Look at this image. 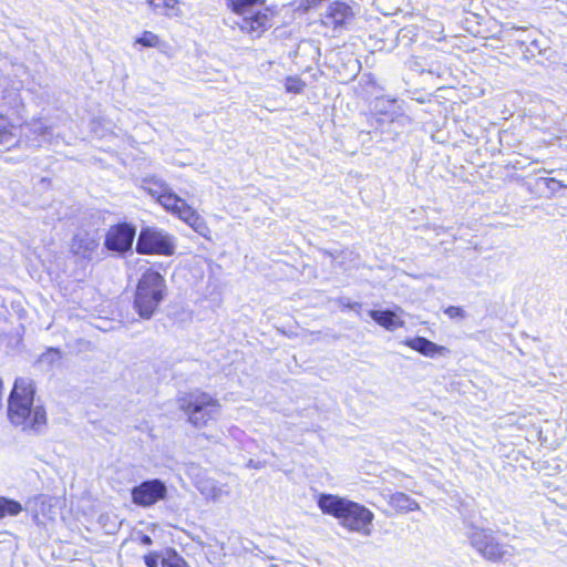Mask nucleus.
Segmentation results:
<instances>
[{
  "instance_id": "f257e3e1",
  "label": "nucleus",
  "mask_w": 567,
  "mask_h": 567,
  "mask_svg": "<svg viewBox=\"0 0 567 567\" xmlns=\"http://www.w3.org/2000/svg\"><path fill=\"white\" fill-rule=\"evenodd\" d=\"M34 395L32 380L17 378L8 399V419L23 432L39 435L47 429L48 419L44 406Z\"/></svg>"
},
{
  "instance_id": "f03ea898",
  "label": "nucleus",
  "mask_w": 567,
  "mask_h": 567,
  "mask_svg": "<svg viewBox=\"0 0 567 567\" xmlns=\"http://www.w3.org/2000/svg\"><path fill=\"white\" fill-rule=\"evenodd\" d=\"M318 506L322 513L338 518L350 530L367 532L372 520V513L364 506L337 495L321 494Z\"/></svg>"
},
{
  "instance_id": "7ed1b4c3",
  "label": "nucleus",
  "mask_w": 567,
  "mask_h": 567,
  "mask_svg": "<svg viewBox=\"0 0 567 567\" xmlns=\"http://www.w3.org/2000/svg\"><path fill=\"white\" fill-rule=\"evenodd\" d=\"M464 535L470 545L484 559L498 563L513 556L514 548L502 543L493 529L477 525L471 517H463Z\"/></svg>"
},
{
  "instance_id": "20e7f679",
  "label": "nucleus",
  "mask_w": 567,
  "mask_h": 567,
  "mask_svg": "<svg viewBox=\"0 0 567 567\" xmlns=\"http://www.w3.org/2000/svg\"><path fill=\"white\" fill-rule=\"evenodd\" d=\"M165 279L153 270L145 271L138 280L134 309L143 319H151L165 297Z\"/></svg>"
},
{
  "instance_id": "39448f33",
  "label": "nucleus",
  "mask_w": 567,
  "mask_h": 567,
  "mask_svg": "<svg viewBox=\"0 0 567 567\" xmlns=\"http://www.w3.org/2000/svg\"><path fill=\"white\" fill-rule=\"evenodd\" d=\"M177 403L178 409L187 415L188 422L195 427H204L220 415L219 402L202 391L184 393Z\"/></svg>"
},
{
  "instance_id": "423d86ee",
  "label": "nucleus",
  "mask_w": 567,
  "mask_h": 567,
  "mask_svg": "<svg viewBox=\"0 0 567 567\" xmlns=\"http://www.w3.org/2000/svg\"><path fill=\"white\" fill-rule=\"evenodd\" d=\"M231 10L240 18L238 27L248 33L258 35L271 27V14L268 10L255 11V7L264 6L265 0H228Z\"/></svg>"
},
{
  "instance_id": "0eeeda50",
  "label": "nucleus",
  "mask_w": 567,
  "mask_h": 567,
  "mask_svg": "<svg viewBox=\"0 0 567 567\" xmlns=\"http://www.w3.org/2000/svg\"><path fill=\"white\" fill-rule=\"evenodd\" d=\"M136 251L141 255L157 254L172 256L175 251L173 237L167 233L146 227L138 235Z\"/></svg>"
},
{
  "instance_id": "6e6552de",
  "label": "nucleus",
  "mask_w": 567,
  "mask_h": 567,
  "mask_svg": "<svg viewBox=\"0 0 567 567\" xmlns=\"http://www.w3.org/2000/svg\"><path fill=\"white\" fill-rule=\"evenodd\" d=\"M136 228L127 223L111 226L104 237V248L113 255L124 256L132 251Z\"/></svg>"
},
{
  "instance_id": "1a4fd4ad",
  "label": "nucleus",
  "mask_w": 567,
  "mask_h": 567,
  "mask_svg": "<svg viewBox=\"0 0 567 567\" xmlns=\"http://www.w3.org/2000/svg\"><path fill=\"white\" fill-rule=\"evenodd\" d=\"M167 488L161 480L142 482L132 489V501L142 507H150L166 497Z\"/></svg>"
},
{
  "instance_id": "9d476101",
  "label": "nucleus",
  "mask_w": 567,
  "mask_h": 567,
  "mask_svg": "<svg viewBox=\"0 0 567 567\" xmlns=\"http://www.w3.org/2000/svg\"><path fill=\"white\" fill-rule=\"evenodd\" d=\"M100 243L95 234L79 231L74 235L71 244V251L85 260H92L97 252Z\"/></svg>"
},
{
  "instance_id": "9b49d317",
  "label": "nucleus",
  "mask_w": 567,
  "mask_h": 567,
  "mask_svg": "<svg viewBox=\"0 0 567 567\" xmlns=\"http://www.w3.org/2000/svg\"><path fill=\"white\" fill-rule=\"evenodd\" d=\"M399 344L406 346L412 350L416 351L417 353H420L421 355L432 359L437 357H444L447 353H450V350L446 347L440 346L429 340L427 338L420 336L405 338L399 341Z\"/></svg>"
},
{
  "instance_id": "f8f14e48",
  "label": "nucleus",
  "mask_w": 567,
  "mask_h": 567,
  "mask_svg": "<svg viewBox=\"0 0 567 567\" xmlns=\"http://www.w3.org/2000/svg\"><path fill=\"white\" fill-rule=\"evenodd\" d=\"M353 17L351 8L344 2H332L328 6L326 12L322 14L321 22L326 27L337 29L343 27Z\"/></svg>"
},
{
  "instance_id": "ddd939ff",
  "label": "nucleus",
  "mask_w": 567,
  "mask_h": 567,
  "mask_svg": "<svg viewBox=\"0 0 567 567\" xmlns=\"http://www.w3.org/2000/svg\"><path fill=\"white\" fill-rule=\"evenodd\" d=\"M534 187L538 196L550 198L567 186L555 177H538L535 179Z\"/></svg>"
},
{
  "instance_id": "4468645a",
  "label": "nucleus",
  "mask_w": 567,
  "mask_h": 567,
  "mask_svg": "<svg viewBox=\"0 0 567 567\" xmlns=\"http://www.w3.org/2000/svg\"><path fill=\"white\" fill-rule=\"evenodd\" d=\"M197 488L202 495L213 502H218L223 496L229 495V489L226 485H218L213 480H203L197 483Z\"/></svg>"
},
{
  "instance_id": "2eb2a0df",
  "label": "nucleus",
  "mask_w": 567,
  "mask_h": 567,
  "mask_svg": "<svg viewBox=\"0 0 567 567\" xmlns=\"http://www.w3.org/2000/svg\"><path fill=\"white\" fill-rule=\"evenodd\" d=\"M184 221H186L197 234L207 237L209 228L204 220L190 206L186 205L178 215Z\"/></svg>"
},
{
  "instance_id": "dca6fc26",
  "label": "nucleus",
  "mask_w": 567,
  "mask_h": 567,
  "mask_svg": "<svg viewBox=\"0 0 567 567\" xmlns=\"http://www.w3.org/2000/svg\"><path fill=\"white\" fill-rule=\"evenodd\" d=\"M157 202L166 209L172 213L181 214L182 209L187 205V203L177 196L172 189L168 187L162 196L157 199Z\"/></svg>"
},
{
  "instance_id": "f3484780",
  "label": "nucleus",
  "mask_w": 567,
  "mask_h": 567,
  "mask_svg": "<svg viewBox=\"0 0 567 567\" xmlns=\"http://www.w3.org/2000/svg\"><path fill=\"white\" fill-rule=\"evenodd\" d=\"M150 6L157 13L177 17L181 13L177 0H148Z\"/></svg>"
},
{
  "instance_id": "a211bd4d",
  "label": "nucleus",
  "mask_w": 567,
  "mask_h": 567,
  "mask_svg": "<svg viewBox=\"0 0 567 567\" xmlns=\"http://www.w3.org/2000/svg\"><path fill=\"white\" fill-rule=\"evenodd\" d=\"M17 126L7 116L0 114V145H9L14 142Z\"/></svg>"
},
{
  "instance_id": "6ab92c4d",
  "label": "nucleus",
  "mask_w": 567,
  "mask_h": 567,
  "mask_svg": "<svg viewBox=\"0 0 567 567\" xmlns=\"http://www.w3.org/2000/svg\"><path fill=\"white\" fill-rule=\"evenodd\" d=\"M392 508L400 512L419 509L417 503L404 493H392Z\"/></svg>"
},
{
  "instance_id": "aec40b11",
  "label": "nucleus",
  "mask_w": 567,
  "mask_h": 567,
  "mask_svg": "<svg viewBox=\"0 0 567 567\" xmlns=\"http://www.w3.org/2000/svg\"><path fill=\"white\" fill-rule=\"evenodd\" d=\"M519 48L523 51V53L528 56H535V54H544L546 51V48L543 47L544 41H540L539 39H530V35H528L524 40H518Z\"/></svg>"
},
{
  "instance_id": "412c9836",
  "label": "nucleus",
  "mask_w": 567,
  "mask_h": 567,
  "mask_svg": "<svg viewBox=\"0 0 567 567\" xmlns=\"http://www.w3.org/2000/svg\"><path fill=\"white\" fill-rule=\"evenodd\" d=\"M22 511L23 507L18 501L0 496V519L7 516H18Z\"/></svg>"
},
{
  "instance_id": "4be33fe9",
  "label": "nucleus",
  "mask_w": 567,
  "mask_h": 567,
  "mask_svg": "<svg viewBox=\"0 0 567 567\" xmlns=\"http://www.w3.org/2000/svg\"><path fill=\"white\" fill-rule=\"evenodd\" d=\"M417 35L415 28L413 25L401 28L395 38L396 45H402L403 48H409L415 40Z\"/></svg>"
},
{
  "instance_id": "5701e85b",
  "label": "nucleus",
  "mask_w": 567,
  "mask_h": 567,
  "mask_svg": "<svg viewBox=\"0 0 567 567\" xmlns=\"http://www.w3.org/2000/svg\"><path fill=\"white\" fill-rule=\"evenodd\" d=\"M62 358V353L58 348H49L44 353H42L39 358V363L44 364L48 368H51L60 362Z\"/></svg>"
},
{
  "instance_id": "b1692460",
  "label": "nucleus",
  "mask_w": 567,
  "mask_h": 567,
  "mask_svg": "<svg viewBox=\"0 0 567 567\" xmlns=\"http://www.w3.org/2000/svg\"><path fill=\"white\" fill-rule=\"evenodd\" d=\"M161 565L162 567H187L186 561L175 550L167 551Z\"/></svg>"
},
{
  "instance_id": "393cba45",
  "label": "nucleus",
  "mask_w": 567,
  "mask_h": 567,
  "mask_svg": "<svg viewBox=\"0 0 567 567\" xmlns=\"http://www.w3.org/2000/svg\"><path fill=\"white\" fill-rule=\"evenodd\" d=\"M147 184L148 186L146 189L148 194L156 199H158L159 196H162V194L168 188V185L165 182L158 179H151Z\"/></svg>"
},
{
  "instance_id": "a878e982",
  "label": "nucleus",
  "mask_w": 567,
  "mask_h": 567,
  "mask_svg": "<svg viewBox=\"0 0 567 567\" xmlns=\"http://www.w3.org/2000/svg\"><path fill=\"white\" fill-rule=\"evenodd\" d=\"M136 43L145 48H156L159 43V38L151 31H144L142 35L137 38Z\"/></svg>"
},
{
  "instance_id": "bb28decb",
  "label": "nucleus",
  "mask_w": 567,
  "mask_h": 567,
  "mask_svg": "<svg viewBox=\"0 0 567 567\" xmlns=\"http://www.w3.org/2000/svg\"><path fill=\"white\" fill-rule=\"evenodd\" d=\"M30 131L39 135L43 138V141H49V135L51 134V127L45 125L42 121H34L30 124Z\"/></svg>"
},
{
  "instance_id": "cd10ccee",
  "label": "nucleus",
  "mask_w": 567,
  "mask_h": 567,
  "mask_svg": "<svg viewBox=\"0 0 567 567\" xmlns=\"http://www.w3.org/2000/svg\"><path fill=\"white\" fill-rule=\"evenodd\" d=\"M306 86L305 82L299 78H287L285 87L287 92L300 93Z\"/></svg>"
},
{
  "instance_id": "c85d7f7f",
  "label": "nucleus",
  "mask_w": 567,
  "mask_h": 567,
  "mask_svg": "<svg viewBox=\"0 0 567 567\" xmlns=\"http://www.w3.org/2000/svg\"><path fill=\"white\" fill-rule=\"evenodd\" d=\"M371 318L385 329H390V310L385 311H370Z\"/></svg>"
},
{
  "instance_id": "c756f323",
  "label": "nucleus",
  "mask_w": 567,
  "mask_h": 567,
  "mask_svg": "<svg viewBox=\"0 0 567 567\" xmlns=\"http://www.w3.org/2000/svg\"><path fill=\"white\" fill-rule=\"evenodd\" d=\"M398 104V100L395 99H392V120H391V123H392V132H394L395 127L394 125H402V126H405V125H410L411 124V118L406 115H404L403 113H401L398 118L394 117V106Z\"/></svg>"
},
{
  "instance_id": "7c9ffc66",
  "label": "nucleus",
  "mask_w": 567,
  "mask_h": 567,
  "mask_svg": "<svg viewBox=\"0 0 567 567\" xmlns=\"http://www.w3.org/2000/svg\"><path fill=\"white\" fill-rule=\"evenodd\" d=\"M444 313L453 320H462L466 317V312L462 307L449 306L444 309Z\"/></svg>"
},
{
  "instance_id": "2f4dec72",
  "label": "nucleus",
  "mask_w": 567,
  "mask_h": 567,
  "mask_svg": "<svg viewBox=\"0 0 567 567\" xmlns=\"http://www.w3.org/2000/svg\"><path fill=\"white\" fill-rule=\"evenodd\" d=\"M405 63L412 71L420 73H423L425 71V63L421 58L411 56Z\"/></svg>"
},
{
  "instance_id": "473e14b6",
  "label": "nucleus",
  "mask_w": 567,
  "mask_h": 567,
  "mask_svg": "<svg viewBox=\"0 0 567 567\" xmlns=\"http://www.w3.org/2000/svg\"><path fill=\"white\" fill-rule=\"evenodd\" d=\"M402 309L398 306L392 305V331L400 326H403V320L401 319Z\"/></svg>"
},
{
  "instance_id": "72a5a7b5",
  "label": "nucleus",
  "mask_w": 567,
  "mask_h": 567,
  "mask_svg": "<svg viewBox=\"0 0 567 567\" xmlns=\"http://www.w3.org/2000/svg\"><path fill=\"white\" fill-rule=\"evenodd\" d=\"M159 556L155 553H151L144 556V563L147 567H157Z\"/></svg>"
},
{
  "instance_id": "f704fd0d",
  "label": "nucleus",
  "mask_w": 567,
  "mask_h": 567,
  "mask_svg": "<svg viewBox=\"0 0 567 567\" xmlns=\"http://www.w3.org/2000/svg\"><path fill=\"white\" fill-rule=\"evenodd\" d=\"M339 303L340 306L352 310H358L359 308H361V305L359 302H351L350 299L346 297L340 298Z\"/></svg>"
},
{
  "instance_id": "c9c22d12",
  "label": "nucleus",
  "mask_w": 567,
  "mask_h": 567,
  "mask_svg": "<svg viewBox=\"0 0 567 567\" xmlns=\"http://www.w3.org/2000/svg\"><path fill=\"white\" fill-rule=\"evenodd\" d=\"M141 544L144 545V546H150V545L153 544V540H152V538L148 535H143L141 537Z\"/></svg>"
},
{
  "instance_id": "e433bc0d",
  "label": "nucleus",
  "mask_w": 567,
  "mask_h": 567,
  "mask_svg": "<svg viewBox=\"0 0 567 567\" xmlns=\"http://www.w3.org/2000/svg\"><path fill=\"white\" fill-rule=\"evenodd\" d=\"M2 380L0 379V410L2 409Z\"/></svg>"
},
{
  "instance_id": "4c0bfd02",
  "label": "nucleus",
  "mask_w": 567,
  "mask_h": 567,
  "mask_svg": "<svg viewBox=\"0 0 567 567\" xmlns=\"http://www.w3.org/2000/svg\"><path fill=\"white\" fill-rule=\"evenodd\" d=\"M375 121H377L379 126H382L386 122L384 118H380V117H375Z\"/></svg>"
},
{
  "instance_id": "58836bf2",
  "label": "nucleus",
  "mask_w": 567,
  "mask_h": 567,
  "mask_svg": "<svg viewBox=\"0 0 567 567\" xmlns=\"http://www.w3.org/2000/svg\"><path fill=\"white\" fill-rule=\"evenodd\" d=\"M248 466H254L256 468L259 467L258 465H256V463L252 462V460L249 461Z\"/></svg>"
},
{
  "instance_id": "ea45409f",
  "label": "nucleus",
  "mask_w": 567,
  "mask_h": 567,
  "mask_svg": "<svg viewBox=\"0 0 567 567\" xmlns=\"http://www.w3.org/2000/svg\"><path fill=\"white\" fill-rule=\"evenodd\" d=\"M398 473H399L398 471H394V470L392 468L391 477H394Z\"/></svg>"
},
{
  "instance_id": "a19ab883",
  "label": "nucleus",
  "mask_w": 567,
  "mask_h": 567,
  "mask_svg": "<svg viewBox=\"0 0 567 567\" xmlns=\"http://www.w3.org/2000/svg\"><path fill=\"white\" fill-rule=\"evenodd\" d=\"M516 30H518V31H523V32H526V31H527V29H526V28H516Z\"/></svg>"
}]
</instances>
